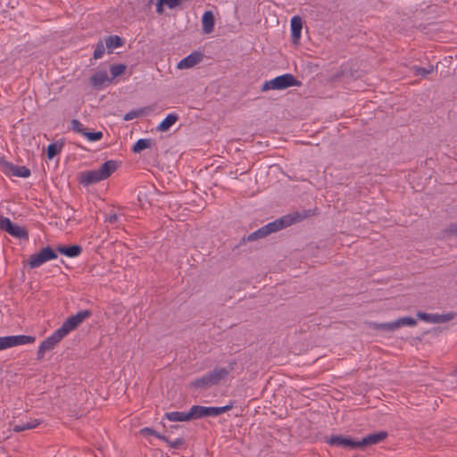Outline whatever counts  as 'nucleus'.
<instances>
[{
	"instance_id": "obj_1",
	"label": "nucleus",
	"mask_w": 457,
	"mask_h": 457,
	"mask_svg": "<svg viewBox=\"0 0 457 457\" xmlns=\"http://www.w3.org/2000/svg\"><path fill=\"white\" fill-rule=\"evenodd\" d=\"M307 214L295 212L293 214L285 215L267 225L260 228L256 231L249 234L247 237H244L241 239V244L245 242H253L261 238H264L271 233L277 232L282 228H285L294 223L299 222L306 218Z\"/></svg>"
},
{
	"instance_id": "obj_2",
	"label": "nucleus",
	"mask_w": 457,
	"mask_h": 457,
	"mask_svg": "<svg viewBox=\"0 0 457 457\" xmlns=\"http://www.w3.org/2000/svg\"><path fill=\"white\" fill-rule=\"evenodd\" d=\"M118 168L116 161H107L104 162L99 169L87 171L81 175V183L88 186L109 178Z\"/></svg>"
},
{
	"instance_id": "obj_3",
	"label": "nucleus",
	"mask_w": 457,
	"mask_h": 457,
	"mask_svg": "<svg viewBox=\"0 0 457 457\" xmlns=\"http://www.w3.org/2000/svg\"><path fill=\"white\" fill-rule=\"evenodd\" d=\"M302 82L290 73L278 76L270 80L265 81L262 87V91L283 90L290 87H300Z\"/></svg>"
},
{
	"instance_id": "obj_4",
	"label": "nucleus",
	"mask_w": 457,
	"mask_h": 457,
	"mask_svg": "<svg viewBox=\"0 0 457 457\" xmlns=\"http://www.w3.org/2000/svg\"><path fill=\"white\" fill-rule=\"evenodd\" d=\"M232 408V402H229L228 404L221 407H205L201 405H193L191 407V414L193 420L202 419L204 417H215L231 410Z\"/></svg>"
},
{
	"instance_id": "obj_5",
	"label": "nucleus",
	"mask_w": 457,
	"mask_h": 457,
	"mask_svg": "<svg viewBox=\"0 0 457 457\" xmlns=\"http://www.w3.org/2000/svg\"><path fill=\"white\" fill-rule=\"evenodd\" d=\"M67 335L59 328L50 337H46L39 345L37 350V360H42L46 352L54 348V346Z\"/></svg>"
},
{
	"instance_id": "obj_6",
	"label": "nucleus",
	"mask_w": 457,
	"mask_h": 457,
	"mask_svg": "<svg viewBox=\"0 0 457 457\" xmlns=\"http://www.w3.org/2000/svg\"><path fill=\"white\" fill-rule=\"evenodd\" d=\"M35 340V337L26 335L0 337V351L17 345L32 344Z\"/></svg>"
},
{
	"instance_id": "obj_7",
	"label": "nucleus",
	"mask_w": 457,
	"mask_h": 457,
	"mask_svg": "<svg viewBox=\"0 0 457 457\" xmlns=\"http://www.w3.org/2000/svg\"><path fill=\"white\" fill-rule=\"evenodd\" d=\"M56 258V252L50 246H46L29 257V265L31 269H35L42 265L44 262Z\"/></svg>"
},
{
	"instance_id": "obj_8",
	"label": "nucleus",
	"mask_w": 457,
	"mask_h": 457,
	"mask_svg": "<svg viewBox=\"0 0 457 457\" xmlns=\"http://www.w3.org/2000/svg\"><path fill=\"white\" fill-rule=\"evenodd\" d=\"M89 310H83L75 315L69 317L60 327V328L68 335L71 331L76 329L86 319L91 316Z\"/></svg>"
},
{
	"instance_id": "obj_9",
	"label": "nucleus",
	"mask_w": 457,
	"mask_h": 457,
	"mask_svg": "<svg viewBox=\"0 0 457 457\" xmlns=\"http://www.w3.org/2000/svg\"><path fill=\"white\" fill-rule=\"evenodd\" d=\"M324 441L332 446H341L351 449L359 448V440H353L340 435H334L329 437L326 436Z\"/></svg>"
},
{
	"instance_id": "obj_10",
	"label": "nucleus",
	"mask_w": 457,
	"mask_h": 457,
	"mask_svg": "<svg viewBox=\"0 0 457 457\" xmlns=\"http://www.w3.org/2000/svg\"><path fill=\"white\" fill-rule=\"evenodd\" d=\"M3 167L4 172L8 175L11 174L19 178H29L30 176V170L26 166H19L12 162H4Z\"/></svg>"
},
{
	"instance_id": "obj_11",
	"label": "nucleus",
	"mask_w": 457,
	"mask_h": 457,
	"mask_svg": "<svg viewBox=\"0 0 457 457\" xmlns=\"http://www.w3.org/2000/svg\"><path fill=\"white\" fill-rule=\"evenodd\" d=\"M233 369L234 363H230L229 369H215L212 371L209 372V381L211 382L212 386L219 384L223 378H225L229 374V371L232 370Z\"/></svg>"
},
{
	"instance_id": "obj_12",
	"label": "nucleus",
	"mask_w": 457,
	"mask_h": 457,
	"mask_svg": "<svg viewBox=\"0 0 457 457\" xmlns=\"http://www.w3.org/2000/svg\"><path fill=\"white\" fill-rule=\"evenodd\" d=\"M387 432L379 431L377 433L370 434L367 436L363 437L361 440H359V448H363L367 445L378 444L387 437Z\"/></svg>"
},
{
	"instance_id": "obj_13",
	"label": "nucleus",
	"mask_w": 457,
	"mask_h": 457,
	"mask_svg": "<svg viewBox=\"0 0 457 457\" xmlns=\"http://www.w3.org/2000/svg\"><path fill=\"white\" fill-rule=\"evenodd\" d=\"M303 29V21L299 16H294L291 19V37L293 44H297Z\"/></svg>"
},
{
	"instance_id": "obj_14",
	"label": "nucleus",
	"mask_w": 457,
	"mask_h": 457,
	"mask_svg": "<svg viewBox=\"0 0 457 457\" xmlns=\"http://www.w3.org/2000/svg\"><path fill=\"white\" fill-rule=\"evenodd\" d=\"M112 79L108 76L107 72L105 71H101L98 72H96L91 78H90V83L95 88H101L103 86H104L107 83H111Z\"/></svg>"
},
{
	"instance_id": "obj_15",
	"label": "nucleus",
	"mask_w": 457,
	"mask_h": 457,
	"mask_svg": "<svg viewBox=\"0 0 457 457\" xmlns=\"http://www.w3.org/2000/svg\"><path fill=\"white\" fill-rule=\"evenodd\" d=\"M215 18L212 11H206L202 17L203 31L206 34L211 33L214 29Z\"/></svg>"
},
{
	"instance_id": "obj_16",
	"label": "nucleus",
	"mask_w": 457,
	"mask_h": 457,
	"mask_svg": "<svg viewBox=\"0 0 457 457\" xmlns=\"http://www.w3.org/2000/svg\"><path fill=\"white\" fill-rule=\"evenodd\" d=\"M125 40L119 36H109L104 39L107 54H112L115 48L120 47L124 45Z\"/></svg>"
},
{
	"instance_id": "obj_17",
	"label": "nucleus",
	"mask_w": 457,
	"mask_h": 457,
	"mask_svg": "<svg viewBox=\"0 0 457 457\" xmlns=\"http://www.w3.org/2000/svg\"><path fill=\"white\" fill-rule=\"evenodd\" d=\"M164 418L170 421H188L193 420L192 414H191V409L188 412H183V411H171V412H166L164 414Z\"/></svg>"
},
{
	"instance_id": "obj_18",
	"label": "nucleus",
	"mask_w": 457,
	"mask_h": 457,
	"mask_svg": "<svg viewBox=\"0 0 457 457\" xmlns=\"http://www.w3.org/2000/svg\"><path fill=\"white\" fill-rule=\"evenodd\" d=\"M179 120L177 113H169L166 118L159 124L157 130L162 132L168 131Z\"/></svg>"
},
{
	"instance_id": "obj_19",
	"label": "nucleus",
	"mask_w": 457,
	"mask_h": 457,
	"mask_svg": "<svg viewBox=\"0 0 457 457\" xmlns=\"http://www.w3.org/2000/svg\"><path fill=\"white\" fill-rule=\"evenodd\" d=\"M57 251L68 257H77L81 253L82 248L79 245H73L71 246H58Z\"/></svg>"
},
{
	"instance_id": "obj_20",
	"label": "nucleus",
	"mask_w": 457,
	"mask_h": 457,
	"mask_svg": "<svg viewBox=\"0 0 457 457\" xmlns=\"http://www.w3.org/2000/svg\"><path fill=\"white\" fill-rule=\"evenodd\" d=\"M416 325L417 320L411 317H402L397 319L396 320L392 321L391 328H395V330L403 326L413 327Z\"/></svg>"
},
{
	"instance_id": "obj_21",
	"label": "nucleus",
	"mask_w": 457,
	"mask_h": 457,
	"mask_svg": "<svg viewBox=\"0 0 457 457\" xmlns=\"http://www.w3.org/2000/svg\"><path fill=\"white\" fill-rule=\"evenodd\" d=\"M9 234L19 239H29V234L25 228L16 224L12 225L11 230L9 231Z\"/></svg>"
},
{
	"instance_id": "obj_22",
	"label": "nucleus",
	"mask_w": 457,
	"mask_h": 457,
	"mask_svg": "<svg viewBox=\"0 0 457 457\" xmlns=\"http://www.w3.org/2000/svg\"><path fill=\"white\" fill-rule=\"evenodd\" d=\"M40 422L37 420H30L28 422L14 425L12 429L14 432L19 433L27 429L37 428Z\"/></svg>"
},
{
	"instance_id": "obj_23",
	"label": "nucleus",
	"mask_w": 457,
	"mask_h": 457,
	"mask_svg": "<svg viewBox=\"0 0 457 457\" xmlns=\"http://www.w3.org/2000/svg\"><path fill=\"white\" fill-rule=\"evenodd\" d=\"M63 147V142H55L48 145L46 154L48 159H53L56 154H58Z\"/></svg>"
},
{
	"instance_id": "obj_24",
	"label": "nucleus",
	"mask_w": 457,
	"mask_h": 457,
	"mask_svg": "<svg viewBox=\"0 0 457 457\" xmlns=\"http://www.w3.org/2000/svg\"><path fill=\"white\" fill-rule=\"evenodd\" d=\"M152 140L150 138H140L133 145L132 151L134 153H140L141 151L150 148Z\"/></svg>"
},
{
	"instance_id": "obj_25",
	"label": "nucleus",
	"mask_w": 457,
	"mask_h": 457,
	"mask_svg": "<svg viewBox=\"0 0 457 457\" xmlns=\"http://www.w3.org/2000/svg\"><path fill=\"white\" fill-rule=\"evenodd\" d=\"M191 386L195 388H199V389H206L208 388L209 386H212L211 382L209 381V376H208V373L205 374L204 376H203L202 378H198L196 379H195L192 383H191Z\"/></svg>"
},
{
	"instance_id": "obj_26",
	"label": "nucleus",
	"mask_w": 457,
	"mask_h": 457,
	"mask_svg": "<svg viewBox=\"0 0 457 457\" xmlns=\"http://www.w3.org/2000/svg\"><path fill=\"white\" fill-rule=\"evenodd\" d=\"M436 68H437V64L436 66L428 64L426 67L413 66L412 70H413L415 75L426 77L427 75L430 74Z\"/></svg>"
},
{
	"instance_id": "obj_27",
	"label": "nucleus",
	"mask_w": 457,
	"mask_h": 457,
	"mask_svg": "<svg viewBox=\"0 0 457 457\" xmlns=\"http://www.w3.org/2000/svg\"><path fill=\"white\" fill-rule=\"evenodd\" d=\"M201 60L202 59H181L176 67L179 70L189 69L198 64Z\"/></svg>"
},
{
	"instance_id": "obj_28",
	"label": "nucleus",
	"mask_w": 457,
	"mask_h": 457,
	"mask_svg": "<svg viewBox=\"0 0 457 457\" xmlns=\"http://www.w3.org/2000/svg\"><path fill=\"white\" fill-rule=\"evenodd\" d=\"M417 317L426 322L436 324L437 314L436 313H427L423 312H418Z\"/></svg>"
},
{
	"instance_id": "obj_29",
	"label": "nucleus",
	"mask_w": 457,
	"mask_h": 457,
	"mask_svg": "<svg viewBox=\"0 0 457 457\" xmlns=\"http://www.w3.org/2000/svg\"><path fill=\"white\" fill-rule=\"evenodd\" d=\"M146 109L147 108H140V109H137V110H132V111L127 112L124 115L123 120H126V121H129V120H133L135 118L142 116V115L145 114Z\"/></svg>"
},
{
	"instance_id": "obj_30",
	"label": "nucleus",
	"mask_w": 457,
	"mask_h": 457,
	"mask_svg": "<svg viewBox=\"0 0 457 457\" xmlns=\"http://www.w3.org/2000/svg\"><path fill=\"white\" fill-rule=\"evenodd\" d=\"M126 70V65L124 64H114V65H112L111 68H110V71H111V74H112V77L110 79H112V81L118 76L121 75Z\"/></svg>"
},
{
	"instance_id": "obj_31",
	"label": "nucleus",
	"mask_w": 457,
	"mask_h": 457,
	"mask_svg": "<svg viewBox=\"0 0 457 457\" xmlns=\"http://www.w3.org/2000/svg\"><path fill=\"white\" fill-rule=\"evenodd\" d=\"M453 236L457 237V223H451L446 228L442 230L443 238H448Z\"/></svg>"
},
{
	"instance_id": "obj_32",
	"label": "nucleus",
	"mask_w": 457,
	"mask_h": 457,
	"mask_svg": "<svg viewBox=\"0 0 457 457\" xmlns=\"http://www.w3.org/2000/svg\"><path fill=\"white\" fill-rule=\"evenodd\" d=\"M71 128L74 132L79 133L82 136L84 135L85 131L87 130V129L83 126V124L76 119H73L71 121Z\"/></svg>"
},
{
	"instance_id": "obj_33",
	"label": "nucleus",
	"mask_w": 457,
	"mask_h": 457,
	"mask_svg": "<svg viewBox=\"0 0 457 457\" xmlns=\"http://www.w3.org/2000/svg\"><path fill=\"white\" fill-rule=\"evenodd\" d=\"M103 132L102 131H96V132H88L85 131L83 137H85L88 141L95 142L98 141L103 138Z\"/></svg>"
},
{
	"instance_id": "obj_34",
	"label": "nucleus",
	"mask_w": 457,
	"mask_h": 457,
	"mask_svg": "<svg viewBox=\"0 0 457 457\" xmlns=\"http://www.w3.org/2000/svg\"><path fill=\"white\" fill-rule=\"evenodd\" d=\"M13 223L10 220L9 218L0 216V229L4 230L7 233L11 230Z\"/></svg>"
},
{
	"instance_id": "obj_35",
	"label": "nucleus",
	"mask_w": 457,
	"mask_h": 457,
	"mask_svg": "<svg viewBox=\"0 0 457 457\" xmlns=\"http://www.w3.org/2000/svg\"><path fill=\"white\" fill-rule=\"evenodd\" d=\"M456 316V313L455 312H448V313H445V314H437V320H436V324L437 323H445V322H448L452 320H453Z\"/></svg>"
},
{
	"instance_id": "obj_36",
	"label": "nucleus",
	"mask_w": 457,
	"mask_h": 457,
	"mask_svg": "<svg viewBox=\"0 0 457 457\" xmlns=\"http://www.w3.org/2000/svg\"><path fill=\"white\" fill-rule=\"evenodd\" d=\"M165 442L172 449H179V448H180L181 446H183L185 445V440H184L183 437H178L175 440H170L168 437V441H165Z\"/></svg>"
},
{
	"instance_id": "obj_37",
	"label": "nucleus",
	"mask_w": 457,
	"mask_h": 457,
	"mask_svg": "<svg viewBox=\"0 0 457 457\" xmlns=\"http://www.w3.org/2000/svg\"><path fill=\"white\" fill-rule=\"evenodd\" d=\"M106 46L103 41H99L95 47L93 57H102L105 53Z\"/></svg>"
},
{
	"instance_id": "obj_38",
	"label": "nucleus",
	"mask_w": 457,
	"mask_h": 457,
	"mask_svg": "<svg viewBox=\"0 0 457 457\" xmlns=\"http://www.w3.org/2000/svg\"><path fill=\"white\" fill-rule=\"evenodd\" d=\"M391 324H392V321L391 322H386V323H372L371 327L374 328L375 329H383V330H386V331H394L395 328H391Z\"/></svg>"
},
{
	"instance_id": "obj_39",
	"label": "nucleus",
	"mask_w": 457,
	"mask_h": 457,
	"mask_svg": "<svg viewBox=\"0 0 457 457\" xmlns=\"http://www.w3.org/2000/svg\"><path fill=\"white\" fill-rule=\"evenodd\" d=\"M163 5L168 6V1L167 0H158L156 3V12L159 14H162L164 11Z\"/></svg>"
},
{
	"instance_id": "obj_40",
	"label": "nucleus",
	"mask_w": 457,
	"mask_h": 457,
	"mask_svg": "<svg viewBox=\"0 0 457 457\" xmlns=\"http://www.w3.org/2000/svg\"><path fill=\"white\" fill-rule=\"evenodd\" d=\"M156 431L150 428H144L140 430V434L144 436H155Z\"/></svg>"
},
{
	"instance_id": "obj_41",
	"label": "nucleus",
	"mask_w": 457,
	"mask_h": 457,
	"mask_svg": "<svg viewBox=\"0 0 457 457\" xmlns=\"http://www.w3.org/2000/svg\"><path fill=\"white\" fill-rule=\"evenodd\" d=\"M118 220V215L113 213L105 219V221L109 223H115Z\"/></svg>"
},
{
	"instance_id": "obj_42",
	"label": "nucleus",
	"mask_w": 457,
	"mask_h": 457,
	"mask_svg": "<svg viewBox=\"0 0 457 457\" xmlns=\"http://www.w3.org/2000/svg\"><path fill=\"white\" fill-rule=\"evenodd\" d=\"M187 57H204V55L200 52L195 51L189 54Z\"/></svg>"
},
{
	"instance_id": "obj_43",
	"label": "nucleus",
	"mask_w": 457,
	"mask_h": 457,
	"mask_svg": "<svg viewBox=\"0 0 457 457\" xmlns=\"http://www.w3.org/2000/svg\"><path fill=\"white\" fill-rule=\"evenodd\" d=\"M155 436V437H157V438H159V439H161V440H162V441H164V442H165V441H168V436H163V435H161V434H160V433H158L157 431H156V433H155V436Z\"/></svg>"
}]
</instances>
